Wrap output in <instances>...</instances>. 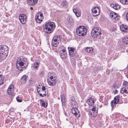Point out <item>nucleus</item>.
Returning <instances> with one entry per match:
<instances>
[{"label": "nucleus", "mask_w": 128, "mask_h": 128, "mask_svg": "<svg viewBox=\"0 0 128 128\" xmlns=\"http://www.w3.org/2000/svg\"><path fill=\"white\" fill-rule=\"evenodd\" d=\"M126 42H127V43H128V39H127L126 40Z\"/></svg>", "instance_id": "774afa93"}, {"label": "nucleus", "mask_w": 128, "mask_h": 128, "mask_svg": "<svg viewBox=\"0 0 128 128\" xmlns=\"http://www.w3.org/2000/svg\"><path fill=\"white\" fill-rule=\"evenodd\" d=\"M73 103H74V105H77L78 104L76 102V101H75L73 102Z\"/></svg>", "instance_id": "4d7b16f0"}, {"label": "nucleus", "mask_w": 128, "mask_h": 128, "mask_svg": "<svg viewBox=\"0 0 128 128\" xmlns=\"http://www.w3.org/2000/svg\"><path fill=\"white\" fill-rule=\"evenodd\" d=\"M126 18L127 20L128 21V12L126 14Z\"/></svg>", "instance_id": "13d9d810"}, {"label": "nucleus", "mask_w": 128, "mask_h": 128, "mask_svg": "<svg viewBox=\"0 0 128 128\" xmlns=\"http://www.w3.org/2000/svg\"><path fill=\"white\" fill-rule=\"evenodd\" d=\"M120 2L124 4H128V0H120Z\"/></svg>", "instance_id": "473e14b6"}, {"label": "nucleus", "mask_w": 128, "mask_h": 128, "mask_svg": "<svg viewBox=\"0 0 128 128\" xmlns=\"http://www.w3.org/2000/svg\"><path fill=\"white\" fill-rule=\"evenodd\" d=\"M121 98L122 97H120L118 95L115 96L114 98V102L116 103V104H118V103H119V102L120 100L121 99Z\"/></svg>", "instance_id": "a878e982"}, {"label": "nucleus", "mask_w": 128, "mask_h": 128, "mask_svg": "<svg viewBox=\"0 0 128 128\" xmlns=\"http://www.w3.org/2000/svg\"><path fill=\"white\" fill-rule=\"evenodd\" d=\"M40 64V62L39 61H36L34 62L33 65V68L34 70H38Z\"/></svg>", "instance_id": "5701e85b"}, {"label": "nucleus", "mask_w": 128, "mask_h": 128, "mask_svg": "<svg viewBox=\"0 0 128 128\" xmlns=\"http://www.w3.org/2000/svg\"><path fill=\"white\" fill-rule=\"evenodd\" d=\"M40 90H41V93H42V96H46L47 94H48V92L47 94H46V91H43L42 90H41V89L40 88Z\"/></svg>", "instance_id": "f704fd0d"}, {"label": "nucleus", "mask_w": 128, "mask_h": 128, "mask_svg": "<svg viewBox=\"0 0 128 128\" xmlns=\"http://www.w3.org/2000/svg\"><path fill=\"white\" fill-rule=\"evenodd\" d=\"M120 93L123 94L125 93L126 94L128 93V87L124 86L120 90Z\"/></svg>", "instance_id": "b1692460"}, {"label": "nucleus", "mask_w": 128, "mask_h": 128, "mask_svg": "<svg viewBox=\"0 0 128 128\" xmlns=\"http://www.w3.org/2000/svg\"><path fill=\"white\" fill-rule=\"evenodd\" d=\"M14 118H13L12 119V122H14Z\"/></svg>", "instance_id": "69168bd1"}, {"label": "nucleus", "mask_w": 128, "mask_h": 128, "mask_svg": "<svg viewBox=\"0 0 128 128\" xmlns=\"http://www.w3.org/2000/svg\"><path fill=\"white\" fill-rule=\"evenodd\" d=\"M98 110L97 111L95 112L92 111V112H90V114L92 117H95L97 115Z\"/></svg>", "instance_id": "c85d7f7f"}, {"label": "nucleus", "mask_w": 128, "mask_h": 128, "mask_svg": "<svg viewBox=\"0 0 128 128\" xmlns=\"http://www.w3.org/2000/svg\"><path fill=\"white\" fill-rule=\"evenodd\" d=\"M92 106H93V108L91 109L92 111L95 112V111H97L96 110V108L95 107V106H94L93 105H92Z\"/></svg>", "instance_id": "de8ad7c7"}, {"label": "nucleus", "mask_w": 128, "mask_h": 128, "mask_svg": "<svg viewBox=\"0 0 128 128\" xmlns=\"http://www.w3.org/2000/svg\"><path fill=\"white\" fill-rule=\"evenodd\" d=\"M59 51H61V52H67L66 48L64 46H60L58 48Z\"/></svg>", "instance_id": "393cba45"}, {"label": "nucleus", "mask_w": 128, "mask_h": 128, "mask_svg": "<svg viewBox=\"0 0 128 128\" xmlns=\"http://www.w3.org/2000/svg\"><path fill=\"white\" fill-rule=\"evenodd\" d=\"M46 88L45 87L43 86L42 87V88L41 89V90H43V91H46Z\"/></svg>", "instance_id": "6e6d98bb"}, {"label": "nucleus", "mask_w": 128, "mask_h": 128, "mask_svg": "<svg viewBox=\"0 0 128 128\" xmlns=\"http://www.w3.org/2000/svg\"><path fill=\"white\" fill-rule=\"evenodd\" d=\"M64 115L66 116H68L67 115L66 113V112L64 110Z\"/></svg>", "instance_id": "bf43d9fd"}, {"label": "nucleus", "mask_w": 128, "mask_h": 128, "mask_svg": "<svg viewBox=\"0 0 128 128\" xmlns=\"http://www.w3.org/2000/svg\"><path fill=\"white\" fill-rule=\"evenodd\" d=\"M71 16H68L66 19L68 21V24L69 25V27H70L72 26L73 22V18Z\"/></svg>", "instance_id": "ddd939ff"}, {"label": "nucleus", "mask_w": 128, "mask_h": 128, "mask_svg": "<svg viewBox=\"0 0 128 128\" xmlns=\"http://www.w3.org/2000/svg\"><path fill=\"white\" fill-rule=\"evenodd\" d=\"M37 92L38 93V94L40 96L42 97H43L44 96H42V93H41V90L40 89L39 90L38 88L37 89Z\"/></svg>", "instance_id": "4c0bfd02"}, {"label": "nucleus", "mask_w": 128, "mask_h": 128, "mask_svg": "<svg viewBox=\"0 0 128 128\" xmlns=\"http://www.w3.org/2000/svg\"><path fill=\"white\" fill-rule=\"evenodd\" d=\"M40 106L45 108H46L48 106V103L45 101V102L42 100L41 99L40 100Z\"/></svg>", "instance_id": "412c9836"}, {"label": "nucleus", "mask_w": 128, "mask_h": 128, "mask_svg": "<svg viewBox=\"0 0 128 128\" xmlns=\"http://www.w3.org/2000/svg\"><path fill=\"white\" fill-rule=\"evenodd\" d=\"M44 32L47 34L53 32L56 28L55 23L52 22H46L43 27Z\"/></svg>", "instance_id": "f03ea898"}, {"label": "nucleus", "mask_w": 128, "mask_h": 128, "mask_svg": "<svg viewBox=\"0 0 128 128\" xmlns=\"http://www.w3.org/2000/svg\"><path fill=\"white\" fill-rule=\"evenodd\" d=\"M30 108H31V106H30V105L27 108L26 110L28 111H29L30 110Z\"/></svg>", "instance_id": "864d4df0"}, {"label": "nucleus", "mask_w": 128, "mask_h": 128, "mask_svg": "<svg viewBox=\"0 0 128 128\" xmlns=\"http://www.w3.org/2000/svg\"><path fill=\"white\" fill-rule=\"evenodd\" d=\"M120 16H118V14H116L114 16V19L115 20H119V18H120Z\"/></svg>", "instance_id": "a19ab883"}, {"label": "nucleus", "mask_w": 128, "mask_h": 128, "mask_svg": "<svg viewBox=\"0 0 128 128\" xmlns=\"http://www.w3.org/2000/svg\"><path fill=\"white\" fill-rule=\"evenodd\" d=\"M117 84L115 83L114 84L113 86V88H114L115 89H116L117 88H118V87Z\"/></svg>", "instance_id": "a18cd8bd"}, {"label": "nucleus", "mask_w": 128, "mask_h": 128, "mask_svg": "<svg viewBox=\"0 0 128 128\" xmlns=\"http://www.w3.org/2000/svg\"><path fill=\"white\" fill-rule=\"evenodd\" d=\"M116 14V13L114 12L111 11V12L109 14V16L111 18H114V15L115 16Z\"/></svg>", "instance_id": "2f4dec72"}, {"label": "nucleus", "mask_w": 128, "mask_h": 128, "mask_svg": "<svg viewBox=\"0 0 128 128\" xmlns=\"http://www.w3.org/2000/svg\"><path fill=\"white\" fill-rule=\"evenodd\" d=\"M33 84L30 81L28 83V85L29 86H33Z\"/></svg>", "instance_id": "09e8293b"}, {"label": "nucleus", "mask_w": 128, "mask_h": 128, "mask_svg": "<svg viewBox=\"0 0 128 128\" xmlns=\"http://www.w3.org/2000/svg\"><path fill=\"white\" fill-rule=\"evenodd\" d=\"M68 49L69 54L70 56L74 57L77 54V52L76 51L75 47H68Z\"/></svg>", "instance_id": "0eeeda50"}, {"label": "nucleus", "mask_w": 128, "mask_h": 128, "mask_svg": "<svg viewBox=\"0 0 128 128\" xmlns=\"http://www.w3.org/2000/svg\"><path fill=\"white\" fill-rule=\"evenodd\" d=\"M68 3L66 0H63L61 2L60 7L61 8H66L68 7Z\"/></svg>", "instance_id": "a211bd4d"}, {"label": "nucleus", "mask_w": 128, "mask_h": 128, "mask_svg": "<svg viewBox=\"0 0 128 128\" xmlns=\"http://www.w3.org/2000/svg\"><path fill=\"white\" fill-rule=\"evenodd\" d=\"M115 30V28L114 27L112 26L110 28V30L111 31H113Z\"/></svg>", "instance_id": "8fccbe9b"}, {"label": "nucleus", "mask_w": 128, "mask_h": 128, "mask_svg": "<svg viewBox=\"0 0 128 128\" xmlns=\"http://www.w3.org/2000/svg\"><path fill=\"white\" fill-rule=\"evenodd\" d=\"M122 98H121V99L120 100L119 102V103H118V104H122L124 102L122 100Z\"/></svg>", "instance_id": "603ef678"}, {"label": "nucleus", "mask_w": 128, "mask_h": 128, "mask_svg": "<svg viewBox=\"0 0 128 128\" xmlns=\"http://www.w3.org/2000/svg\"><path fill=\"white\" fill-rule=\"evenodd\" d=\"M70 100L71 101V102H74L76 101V100L74 98L73 96H72L70 98Z\"/></svg>", "instance_id": "c03bdc74"}, {"label": "nucleus", "mask_w": 128, "mask_h": 128, "mask_svg": "<svg viewBox=\"0 0 128 128\" xmlns=\"http://www.w3.org/2000/svg\"><path fill=\"white\" fill-rule=\"evenodd\" d=\"M116 103L114 102V100H113L111 102L110 104L112 108H115L116 107Z\"/></svg>", "instance_id": "7c9ffc66"}, {"label": "nucleus", "mask_w": 128, "mask_h": 128, "mask_svg": "<svg viewBox=\"0 0 128 128\" xmlns=\"http://www.w3.org/2000/svg\"><path fill=\"white\" fill-rule=\"evenodd\" d=\"M120 30L125 32H128V26L126 25L122 24L120 26Z\"/></svg>", "instance_id": "f8f14e48"}, {"label": "nucleus", "mask_w": 128, "mask_h": 128, "mask_svg": "<svg viewBox=\"0 0 128 128\" xmlns=\"http://www.w3.org/2000/svg\"><path fill=\"white\" fill-rule=\"evenodd\" d=\"M74 104V103L71 102L70 105H73V106H74V104Z\"/></svg>", "instance_id": "0e129e2a"}, {"label": "nucleus", "mask_w": 128, "mask_h": 128, "mask_svg": "<svg viewBox=\"0 0 128 128\" xmlns=\"http://www.w3.org/2000/svg\"><path fill=\"white\" fill-rule=\"evenodd\" d=\"M38 0H27L28 3L30 6H33L38 2Z\"/></svg>", "instance_id": "6ab92c4d"}, {"label": "nucleus", "mask_w": 128, "mask_h": 128, "mask_svg": "<svg viewBox=\"0 0 128 128\" xmlns=\"http://www.w3.org/2000/svg\"><path fill=\"white\" fill-rule=\"evenodd\" d=\"M50 74V76L51 74V72H49L48 74V78H47V80L49 84L51 86H54L56 85V80L55 79H54V78L52 80H50V77H49V74Z\"/></svg>", "instance_id": "1a4fd4ad"}, {"label": "nucleus", "mask_w": 128, "mask_h": 128, "mask_svg": "<svg viewBox=\"0 0 128 128\" xmlns=\"http://www.w3.org/2000/svg\"><path fill=\"white\" fill-rule=\"evenodd\" d=\"M120 113H117L116 115V116H115V117L116 118H117V116H120Z\"/></svg>", "instance_id": "052dcab7"}, {"label": "nucleus", "mask_w": 128, "mask_h": 128, "mask_svg": "<svg viewBox=\"0 0 128 128\" xmlns=\"http://www.w3.org/2000/svg\"><path fill=\"white\" fill-rule=\"evenodd\" d=\"M7 92L11 99H12L15 95L14 93V86L13 84H11L9 86Z\"/></svg>", "instance_id": "423d86ee"}, {"label": "nucleus", "mask_w": 128, "mask_h": 128, "mask_svg": "<svg viewBox=\"0 0 128 128\" xmlns=\"http://www.w3.org/2000/svg\"><path fill=\"white\" fill-rule=\"evenodd\" d=\"M101 68V67L99 66H96L94 68V71L96 72H98L99 71Z\"/></svg>", "instance_id": "58836bf2"}, {"label": "nucleus", "mask_w": 128, "mask_h": 128, "mask_svg": "<svg viewBox=\"0 0 128 128\" xmlns=\"http://www.w3.org/2000/svg\"><path fill=\"white\" fill-rule=\"evenodd\" d=\"M97 10H98L99 12L100 10L98 6H96L94 7L93 9L92 10V11L93 13L96 14L97 12Z\"/></svg>", "instance_id": "bb28decb"}, {"label": "nucleus", "mask_w": 128, "mask_h": 128, "mask_svg": "<svg viewBox=\"0 0 128 128\" xmlns=\"http://www.w3.org/2000/svg\"><path fill=\"white\" fill-rule=\"evenodd\" d=\"M19 20L22 24H24L26 22V16L24 14H20L19 16Z\"/></svg>", "instance_id": "9d476101"}, {"label": "nucleus", "mask_w": 128, "mask_h": 128, "mask_svg": "<svg viewBox=\"0 0 128 128\" xmlns=\"http://www.w3.org/2000/svg\"><path fill=\"white\" fill-rule=\"evenodd\" d=\"M27 59L24 56L19 57L17 60L16 66V68L19 70L23 71L24 69H25L28 66V64Z\"/></svg>", "instance_id": "f257e3e1"}, {"label": "nucleus", "mask_w": 128, "mask_h": 128, "mask_svg": "<svg viewBox=\"0 0 128 128\" xmlns=\"http://www.w3.org/2000/svg\"><path fill=\"white\" fill-rule=\"evenodd\" d=\"M102 103L104 106H107V105L108 102L107 101H104V102H102Z\"/></svg>", "instance_id": "49530a36"}, {"label": "nucleus", "mask_w": 128, "mask_h": 128, "mask_svg": "<svg viewBox=\"0 0 128 128\" xmlns=\"http://www.w3.org/2000/svg\"><path fill=\"white\" fill-rule=\"evenodd\" d=\"M72 113L76 117L79 118L80 116V113L79 111L78 108L75 107L74 108H72L71 110Z\"/></svg>", "instance_id": "9b49d317"}, {"label": "nucleus", "mask_w": 128, "mask_h": 128, "mask_svg": "<svg viewBox=\"0 0 128 128\" xmlns=\"http://www.w3.org/2000/svg\"><path fill=\"white\" fill-rule=\"evenodd\" d=\"M99 14H100V12H98V13L97 14H95L94 13H92V15L93 16L95 17V16H98Z\"/></svg>", "instance_id": "3c124183"}, {"label": "nucleus", "mask_w": 128, "mask_h": 128, "mask_svg": "<svg viewBox=\"0 0 128 128\" xmlns=\"http://www.w3.org/2000/svg\"><path fill=\"white\" fill-rule=\"evenodd\" d=\"M8 47L3 44L0 46V62L4 60L8 55Z\"/></svg>", "instance_id": "7ed1b4c3"}, {"label": "nucleus", "mask_w": 128, "mask_h": 128, "mask_svg": "<svg viewBox=\"0 0 128 128\" xmlns=\"http://www.w3.org/2000/svg\"><path fill=\"white\" fill-rule=\"evenodd\" d=\"M123 85L124 87L128 86V82L126 81H124L123 83Z\"/></svg>", "instance_id": "79ce46f5"}, {"label": "nucleus", "mask_w": 128, "mask_h": 128, "mask_svg": "<svg viewBox=\"0 0 128 128\" xmlns=\"http://www.w3.org/2000/svg\"><path fill=\"white\" fill-rule=\"evenodd\" d=\"M115 8L114 9L116 10H118L120 8V6L118 4H115Z\"/></svg>", "instance_id": "c9c22d12"}, {"label": "nucleus", "mask_w": 128, "mask_h": 128, "mask_svg": "<svg viewBox=\"0 0 128 128\" xmlns=\"http://www.w3.org/2000/svg\"><path fill=\"white\" fill-rule=\"evenodd\" d=\"M59 54L62 60L66 59L67 57V52H61V51H59Z\"/></svg>", "instance_id": "dca6fc26"}, {"label": "nucleus", "mask_w": 128, "mask_h": 128, "mask_svg": "<svg viewBox=\"0 0 128 128\" xmlns=\"http://www.w3.org/2000/svg\"><path fill=\"white\" fill-rule=\"evenodd\" d=\"M44 71L41 72L39 74V77L42 78L44 76Z\"/></svg>", "instance_id": "ea45409f"}, {"label": "nucleus", "mask_w": 128, "mask_h": 128, "mask_svg": "<svg viewBox=\"0 0 128 128\" xmlns=\"http://www.w3.org/2000/svg\"><path fill=\"white\" fill-rule=\"evenodd\" d=\"M86 102L90 106H92V105H93L94 103L93 99L91 98H90Z\"/></svg>", "instance_id": "4be33fe9"}, {"label": "nucleus", "mask_w": 128, "mask_h": 128, "mask_svg": "<svg viewBox=\"0 0 128 128\" xmlns=\"http://www.w3.org/2000/svg\"><path fill=\"white\" fill-rule=\"evenodd\" d=\"M30 9L31 10H33V8L32 7H31Z\"/></svg>", "instance_id": "338daca9"}, {"label": "nucleus", "mask_w": 128, "mask_h": 128, "mask_svg": "<svg viewBox=\"0 0 128 128\" xmlns=\"http://www.w3.org/2000/svg\"><path fill=\"white\" fill-rule=\"evenodd\" d=\"M73 12L77 17H79L80 16L81 12L78 8H74L73 9Z\"/></svg>", "instance_id": "2eb2a0df"}, {"label": "nucleus", "mask_w": 128, "mask_h": 128, "mask_svg": "<svg viewBox=\"0 0 128 128\" xmlns=\"http://www.w3.org/2000/svg\"><path fill=\"white\" fill-rule=\"evenodd\" d=\"M101 29L98 27H94L92 30L91 33V36L94 38V41L97 40L98 36L102 34Z\"/></svg>", "instance_id": "20e7f679"}, {"label": "nucleus", "mask_w": 128, "mask_h": 128, "mask_svg": "<svg viewBox=\"0 0 128 128\" xmlns=\"http://www.w3.org/2000/svg\"><path fill=\"white\" fill-rule=\"evenodd\" d=\"M87 32V29L86 27L83 26H80L76 29L77 34L80 36H85Z\"/></svg>", "instance_id": "39448f33"}, {"label": "nucleus", "mask_w": 128, "mask_h": 128, "mask_svg": "<svg viewBox=\"0 0 128 128\" xmlns=\"http://www.w3.org/2000/svg\"><path fill=\"white\" fill-rule=\"evenodd\" d=\"M93 50L94 49L92 47H87L85 49V51L88 52L92 53L93 52Z\"/></svg>", "instance_id": "cd10ccee"}, {"label": "nucleus", "mask_w": 128, "mask_h": 128, "mask_svg": "<svg viewBox=\"0 0 128 128\" xmlns=\"http://www.w3.org/2000/svg\"><path fill=\"white\" fill-rule=\"evenodd\" d=\"M61 101L62 105L63 106H65L66 105V99L64 95H62L60 96Z\"/></svg>", "instance_id": "f3484780"}, {"label": "nucleus", "mask_w": 128, "mask_h": 128, "mask_svg": "<svg viewBox=\"0 0 128 128\" xmlns=\"http://www.w3.org/2000/svg\"><path fill=\"white\" fill-rule=\"evenodd\" d=\"M44 16L43 14L41 12L37 13L35 17L36 21L38 23H40L43 20Z\"/></svg>", "instance_id": "6e6552de"}, {"label": "nucleus", "mask_w": 128, "mask_h": 128, "mask_svg": "<svg viewBox=\"0 0 128 128\" xmlns=\"http://www.w3.org/2000/svg\"><path fill=\"white\" fill-rule=\"evenodd\" d=\"M52 45L53 46H54L56 47L59 44V42L57 41L54 42L52 41Z\"/></svg>", "instance_id": "72a5a7b5"}, {"label": "nucleus", "mask_w": 128, "mask_h": 128, "mask_svg": "<svg viewBox=\"0 0 128 128\" xmlns=\"http://www.w3.org/2000/svg\"><path fill=\"white\" fill-rule=\"evenodd\" d=\"M4 76H3L2 74H0V86L3 84L4 82L3 80H4Z\"/></svg>", "instance_id": "c756f323"}, {"label": "nucleus", "mask_w": 128, "mask_h": 128, "mask_svg": "<svg viewBox=\"0 0 128 128\" xmlns=\"http://www.w3.org/2000/svg\"><path fill=\"white\" fill-rule=\"evenodd\" d=\"M127 39H128V37H126H126H124L122 40V41L124 43L126 44H128V43H127L126 42V40Z\"/></svg>", "instance_id": "e433bc0d"}, {"label": "nucleus", "mask_w": 128, "mask_h": 128, "mask_svg": "<svg viewBox=\"0 0 128 128\" xmlns=\"http://www.w3.org/2000/svg\"><path fill=\"white\" fill-rule=\"evenodd\" d=\"M118 90H115V92H115V93H117V92H118Z\"/></svg>", "instance_id": "e2e57ef3"}, {"label": "nucleus", "mask_w": 128, "mask_h": 128, "mask_svg": "<svg viewBox=\"0 0 128 128\" xmlns=\"http://www.w3.org/2000/svg\"><path fill=\"white\" fill-rule=\"evenodd\" d=\"M16 99L17 101L18 102H22V100L18 96L16 97Z\"/></svg>", "instance_id": "37998d69"}, {"label": "nucleus", "mask_w": 128, "mask_h": 128, "mask_svg": "<svg viewBox=\"0 0 128 128\" xmlns=\"http://www.w3.org/2000/svg\"><path fill=\"white\" fill-rule=\"evenodd\" d=\"M110 6L112 8H113L114 9L115 8V4H111L110 5Z\"/></svg>", "instance_id": "5fc2aeb1"}, {"label": "nucleus", "mask_w": 128, "mask_h": 128, "mask_svg": "<svg viewBox=\"0 0 128 128\" xmlns=\"http://www.w3.org/2000/svg\"><path fill=\"white\" fill-rule=\"evenodd\" d=\"M62 37V36L61 35H56L52 39V41L54 42L60 41L61 40Z\"/></svg>", "instance_id": "aec40b11"}, {"label": "nucleus", "mask_w": 128, "mask_h": 128, "mask_svg": "<svg viewBox=\"0 0 128 128\" xmlns=\"http://www.w3.org/2000/svg\"><path fill=\"white\" fill-rule=\"evenodd\" d=\"M54 78L53 76H50V80H52Z\"/></svg>", "instance_id": "680f3d73"}, {"label": "nucleus", "mask_w": 128, "mask_h": 128, "mask_svg": "<svg viewBox=\"0 0 128 128\" xmlns=\"http://www.w3.org/2000/svg\"><path fill=\"white\" fill-rule=\"evenodd\" d=\"M28 76L24 74L23 75L20 79V81L21 84H25L26 82Z\"/></svg>", "instance_id": "4468645a"}]
</instances>
